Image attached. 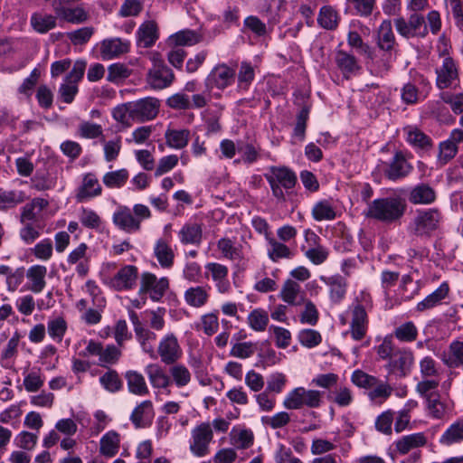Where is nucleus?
<instances>
[{
  "label": "nucleus",
  "instance_id": "nucleus-1",
  "mask_svg": "<svg viewBox=\"0 0 463 463\" xmlns=\"http://www.w3.org/2000/svg\"><path fill=\"white\" fill-rule=\"evenodd\" d=\"M375 350L379 359L388 360L385 368L389 374L403 378L411 373L414 363L413 352L409 348L395 345L392 335L385 336Z\"/></svg>",
  "mask_w": 463,
  "mask_h": 463
},
{
  "label": "nucleus",
  "instance_id": "nucleus-2",
  "mask_svg": "<svg viewBox=\"0 0 463 463\" xmlns=\"http://www.w3.org/2000/svg\"><path fill=\"white\" fill-rule=\"evenodd\" d=\"M407 209L406 201L400 196L374 199L368 203L364 215L367 218L391 224L399 222Z\"/></svg>",
  "mask_w": 463,
  "mask_h": 463
},
{
  "label": "nucleus",
  "instance_id": "nucleus-3",
  "mask_svg": "<svg viewBox=\"0 0 463 463\" xmlns=\"http://www.w3.org/2000/svg\"><path fill=\"white\" fill-rule=\"evenodd\" d=\"M265 178L270 185L273 196L279 201L286 200L283 189L288 194L297 183L296 174L286 166H271L269 173L265 174Z\"/></svg>",
  "mask_w": 463,
  "mask_h": 463
},
{
  "label": "nucleus",
  "instance_id": "nucleus-4",
  "mask_svg": "<svg viewBox=\"0 0 463 463\" xmlns=\"http://www.w3.org/2000/svg\"><path fill=\"white\" fill-rule=\"evenodd\" d=\"M441 221L442 214L437 208L418 210L409 228L417 236H430Z\"/></svg>",
  "mask_w": 463,
  "mask_h": 463
},
{
  "label": "nucleus",
  "instance_id": "nucleus-5",
  "mask_svg": "<svg viewBox=\"0 0 463 463\" xmlns=\"http://www.w3.org/2000/svg\"><path fill=\"white\" fill-rule=\"evenodd\" d=\"M394 26L397 33L406 38H425L429 33V28L425 17L420 13H412L408 19L400 16L394 19Z\"/></svg>",
  "mask_w": 463,
  "mask_h": 463
},
{
  "label": "nucleus",
  "instance_id": "nucleus-6",
  "mask_svg": "<svg viewBox=\"0 0 463 463\" xmlns=\"http://www.w3.org/2000/svg\"><path fill=\"white\" fill-rule=\"evenodd\" d=\"M322 403V392L317 390H307L298 387L292 390L285 398L283 405L288 410H298L303 406L318 408Z\"/></svg>",
  "mask_w": 463,
  "mask_h": 463
},
{
  "label": "nucleus",
  "instance_id": "nucleus-7",
  "mask_svg": "<svg viewBox=\"0 0 463 463\" xmlns=\"http://www.w3.org/2000/svg\"><path fill=\"white\" fill-rule=\"evenodd\" d=\"M213 431L210 422H202L191 430L190 451L198 458L205 457L210 452V444Z\"/></svg>",
  "mask_w": 463,
  "mask_h": 463
},
{
  "label": "nucleus",
  "instance_id": "nucleus-8",
  "mask_svg": "<svg viewBox=\"0 0 463 463\" xmlns=\"http://www.w3.org/2000/svg\"><path fill=\"white\" fill-rule=\"evenodd\" d=\"M169 288V279L166 277L157 279L150 272H144L140 279L139 294H148L149 298L158 302Z\"/></svg>",
  "mask_w": 463,
  "mask_h": 463
},
{
  "label": "nucleus",
  "instance_id": "nucleus-9",
  "mask_svg": "<svg viewBox=\"0 0 463 463\" xmlns=\"http://www.w3.org/2000/svg\"><path fill=\"white\" fill-rule=\"evenodd\" d=\"M160 102L153 97H146L131 102V118L139 122L155 118L159 110Z\"/></svg>",
  "mask_w": 463,
  "mask_h": 463
},
{
  "label": "nucleus",
  "instance_id": "nucleus-10",
  "mask_svg": "<svg viewBox=\"0 0 463 463\" xmlns=\"http://www.w3.org/2000/svg\"><path fill=\"white\" fill-rule=\"evenodd\" d=\"M235 75V69L228 66L226 63L217 64L205 80L206 87L209 89L217 88L218 90H224L233 82Z\"/></svg>",
  "mask_w": 463,
  "mask_h": 463
},
{
  "label": "nucleus",
  "instance_id": "nucleus-11",
  "mask_svg": "<svg viewBox=\"0 0 463 463\" xmlns=\"http://www.w3.org/2000/svg\"><path fill=\"white\" fill-rule=\"evenodd\" d=\"M138 278V269L134 265H125L109 279V286L117 291L130 290Z\"/></svg>",
  "mask_w": 463,
  "mask_h": 463
},
{
  "label": "nucleus",
  "instance_id": "nucleus-12",
  "mask_svg": "<svg viewBox=\"0 0 463 463\" xmlns=\"http://www.w3.org/2000/svg\"><path fill=\"white\" fill-rule=\"evenodd\" d=\"M157 354L165 364H174L181 358L183 352L174 334H167L160 340Z\"/></svg>",
  "mask_w": 463,
  "mask_h": 463
},
{
  "label": "nucleus",
  "instance_id": "nucleus-13",
  "mask_svg": "<svg viewBox=\"0 0 463 463\" xmlns=\"http://www.w3.org/2000/svg\"><path fill=\"white\" fill-rule=\"evenodd\" d=\"M102 194V187L98 177L93 173L83 175L81 184L76 190L75 199L78 203H83Z\"/></svg>",
  "mask_w": 463,
  "mask_h": 463
},
{
  "label": "nucleus",
  "instance_id": "nucleus-14",
  "mask_svg": "<svg viewBox=\"0 0 463 463\" xmlns=\"http://www.w3.org/2000/svg\"><path fill=\"white\" fill-rule=\"evenodd\" d=\"M175 80L173 71L164 62L155 64L147 75V82L154 90H163L169 87Z\"/></svg>",
  "mask_w": 463,
  "mask_h": 463
},
{
  "label": "nucleus",
  "instance_id": "nucleus-15",
  "mask_svg": "<svg viewBox=\"0 0 463 463\" xmlns=\"http://www.w3.org/2000/svg\"><path fill=\"white\" fill-rule=\"evenodd\" d=\"M412 165L408 163L403 153L397 151L386 165L383 173L389 180L397 181L406 177L412 171Z\"/></svg>",
  "mask_w": 463,
  "mask_h": 463
},
{
  "label": "nucleus",
  "instance_id": "nucleus-16",
  "mask_svg": "<svg viewBox=\"0 0 463 463\" xmlns=\"http://www.w3.org/2000/svg\"><path fill=\"white\" fill-rule=\"evenodd\" d=\"M335 63L345 79L356 75L362 69L358 59L351 52L344 50H336Z\"/></svg>",
  "mask_w": 463,
  "mask_h": 463
},
{
  "label": "nucleus",
  "instance_id": "nucleus-17",
  "mask_svg": "<svg viewBox=\"0 0 463 463\" xmlns=\"http://www.w3.org/2000/svg\"><path fill=\"white\" fill-rule=\"evenodd\" d=\"M130 42L121 38L104 39L100 43L99 52L103 60H112L129 52Z\"/></svg>",
  "mask_w": 463,
  "mask_h": 463
},
{
  "label": "nucleus",
  "instance_id": "nucleus-18",
  "mask_svg": "<svg viewBox=\"0 0 463 463\" xmlns=\"http://www.w3.org/2000/svg\"><path fill=\"white\" fill-rule=\"evenodd\" d=\"M436 84L440 90L452 86L458 80L457 65L449 56L444 58L441 66L436 70Z\"/></svg>",
  "mask_w": 463,
  "mask_h": 463
},
{
  "label": "nucleus",
  "instance_id": "nucleus-19",
  "mask_svg": "<svg viewBox=\"0 0 463 463\" xmlns=\"http://www.w3.org/2000/svg\"><path fill=\"white\" fill-rule=\"evenodd\" d=\"M368 329V317L364 307L358 304L352 310V319L350 323V334L354 340H362Z\"/></svg>",
  "mask_w": 463,
  "mask_h": 463
},
{
  "label": "nucleus",
  "instance_id": "nucleus-20",
  "mask_svg": "<svg viewBox=\"0 0 463 463\" xmlns=\"http://www.w3.org/2000/svg\"><path fill=\"white\" fill-rule=\"evenodd\" d=\"M376 44L381 51L389 54L397 45L391 20L385 19L379 25L376 31Z\"/></svg>",
  "mask_w": 463,
  "mask_h": 463
},
{
  "label": "nucleus",
  "instance_id": "nucleus-21",
  "mask_svg": "<svg viewBox=\"0 0 463 463\" xmlns=\"http://www.w3.org/2000/svg\"><path fill=\"white\" fill-rule=\"evenodd\" d=\"M88 245L81 242L77 248L72 250L67 258V262L71 265L77 264L76 272L84 277L90 270V256L88 255Z\"/></svg>",
  "mask_w": 463,
  "mask_h": 463
},
{
  "label": "nucleus",
  "instance_id": "nucleus-22",
  "mask_svg": "<svg viewBox=\"0 0 463 463\" xmlns=\"http://www.w3.org/2000/svg\"><path fill=\"white\" fill-rule=\"evenodd\" d=\"M321 279L329 288V298L334 304H339L345 297L347 280L345 277L336 274L330 277H322Z\"/></svg>",
  "mask_w": 463,
  "mask_h": 463
},
{
  "label": "nucleus",
  "instance_id": "nucleus-23",
  "mask_svg": "<svg viewBox=\"0 0 463 463\" xmlns=\"http://www.w3.org/2000/svg\"><path fill=\"white\" fill-rule=\"evenodd\" d=\"M113 222L120 230L128 233L138 232L141 228L138 220L127 206L120 207L114 213Z\"/></svg>",
  "mask_w": 463,
  "mask_h": 463
},
{
  "label": "nucleus",
  "instance_id": "nucleus-24",
  "mask_svg": "<svg viewBox=\"0 0 463 463\" xmlns=\"http://www.w3.org/2000/svg\"><path fill=\"white\" fill-rule=\"evenodd\" d=\"M408 199L412 204H431L436 201L437 194L432 186L420 183L410 190Z\"/></svg>",
  "mask_w": 463,
  "mask_h": 463
},
{
  "label": "nucleus",
  "instance_id": "nucleus-25",
  "mask_svg": "<svg viewBox=\"0 0 463 463\" xmlns=\"http://www.w3.org/2000/svg\"><path fill=\"white\" fill-rule=\"evenodd\" d=\"M449 292V284L447 282L441 283L437 289L417 304L416 310L423 312L441 305L442 301L448 298Z\"/></svg>",
  "mask_w": 463,
  "mask_h": 463
},
{
  "label": "nucleus",
  "instance_id": "nucleus-26",
  "mask_svg": "<svg viewBox=\"0 0 463 463\" xmlns=\"http://www.w3.org/2000/svg\"><path fill=\"white\" fill-rule=\"evenodd\" d=\"M137 43L143 48H149L155 44L159 37L158 27L155 21L144 22L137 32Z\"/></svg>",
  "mask_w": 463,
  "mask_h": 463
},
{
  "label": "nucleus",
  "instance_id": "nucleus-27",
  "mask_svg": "<svg viewBox=\"0 0 463 463\" xmlns=\"http://www.w3.org/2000/svg\"><path fill=\"white\" fill-rule=\"evenodd\" d=\"M153 417V404L151 401H144L137 405L131 413L130 420L136 428L146 427Z\"/></svg>",
  "mask_w": 463,
  "mask_h": 463
},
{
  "label": "nucleus",
  "instance_id": "nucleus-28",
  "mask_svg": "<svg viewBox=\"0 0 463 463\" xmlns=\"http://www.w3.org/2000/svg\"><path fill=\"white\" fill-rule=\"evenodd\" d=\"M427 443V439L422 432L406 435L395 442L396 450L402 454H407L411 449L423 447Z\"/></svg>",
  "mask_w": 463,
  "mask_h": 463
},
{
  "label": "nucleus",
  "instance_id": "nucleus-29",
  "mask_svg": "<svg viewBox=\"0 0 463 463\" xmlns=\"http://www.w3.org/2000/svg\"><path fill=\"white\" fill-rule=\"evenodd\" d=\"M47 274V269L42 265H34L28 269L25 272L27 279L30 281V289L33 293H40L43 290L46 286L45 277Z\"/></svg>",
  "mask_w": 463,
  "mask_h": 463
},
{
  "label": "nucleus",
  "instance_id": "nucleus-30",
  "mask_svg": "<svg viewBox=\"0 0 463 463\" xmlns=\"http://www.w3.org/2000/svg\"><path fill=\"white\" fill-rule=\"evenodd\" d=\"M58 18L71 24H80L88 20V13L80 6L68 8L67 6L52 7Z\"/></svg>",
  "mask_w": 463,
  "mask_h": 463
},
{
  "label": "nucleus",
  "instance_id": "nucleus-31",
  "mask_svg": "<svg viewBox=\"0 0 463 463\" xmlns=\"http://www.w3.org/2000/svg\"><path fill=\"white\" fill-rule=\"evenodd\" d=\"M57 18V15L36 12L32 14L30 23L34 31L39 33H46L56 27Z\"/></svg>",
  "mask_w": 463,
  "mask_h": 463
},
{
  "label": "nucleus",
  "instance_id": "nucleus-32",
  "mask_svg": "<svg viewBox=\"0 0 463 463\" xmlns=\"http://www.w3.org/2000/svg\"><path fill=\"white\" fill-rule=\"evenodd\" d=\"M145 372L154 388L165 389L171 383V378L157 364H147L145 368Z\"/></svg>",
  "mask_w": 463,
  "mask_h": 463
},
{
  "label": "nucleus",
  "instance_id": "nucleus-33",
  "mask_svg": "<svg viewBox=\"0 0 463 463\" xmlns=\"http://www.w3.org/2000/svg\"><path fill=\"white\" fill-rule=\"evenodd\" d=\"M26 194L22 190L0 188V210L16 207L26 200Z\"/></svg>",
  "mask_w": 463,
  "mask_h": 463
},
{
  "label": "nucleus",
  "instance_id": "nucleus-34",
  "mask_svg": "<svg viewBox=\"0 0 463 463\" xmlns=\"http://www.w3.org/2000/svg\"><path fill=\"white\" fill-rule=\"evenodd\" d=\"M154 254L162 268L169 269L174 265L175 253L165 240L156 241Z\"/></svg>",
  "mask_w": 463,
  "mask_h": 463
},
{
  "label": "nucleus",
  "instance_id": "nucleus-35",
  "mask_svg": "<svg viewBox=\"0 0 463 463\" xmlns=\"http://www.w3.org/2000/svg\"><path fill=\"white\" fill-rule=\"evenodd\" d=\"M120 438L118 432L110 430L99 441V453L107 458L114 457L119 449Z\"/></svg>",
  "mask_w": 463,
  "mask_h": 463
},
{
  "label": "nucleus",
  "instance_id": "nucleus-36",
  "mask_svg": "<svg viewBox=\"0 0 463 463\" xmlns=\"http://www.w3.org/2000/svg\"><path fill=\"white\" fill-rule=\"evenodd\" d=\"M282 299L289 305L299 306L305 302L304 294H301L300 285L294 280L288 279L280 292Z\"/></svg>",
  "mask_w": 463,
  "mask_h": 463
},
{
  "label": "nucleus",
  "instance_id": "nucleus-37",
  "mask_svg": "<svg viewBox=\"0 0 463 463\" xmlns=\"http://www.w3.org/2000/svg\"><path fill=\"white\" fill-rule=\"evenodd\" d=\"M125 378L129 392L138 396H145L149 393L145 377L140 373L137 371H128L125 374Z\"/></svg>",
  "mask_w": 463,
  "mask_h": 463
},
{
  "label": "nucleus",
  "instance_id": "nucleus-38",
  "mask_svg": "<svg viewBox=\"0 0 463 463\" xmlns=\"http://www.w3.org/2000/svg\"><path fill=\"white\" fill-rule=\"evenodd\" d=\"M184 298L190 307H201L208 302L209 293L205 287H191L185 290Z\"/></svg>",
  "mask_w": 463,
  "mask_h": 463
},
{
  "label": "nucleus",
  "instance_id": "nucleus-39",
  "mask_svg": "<svg viewBox=\"0 0 463 463\" xmlns=\"http://www.w3.org/2000/svg\"><path fill=\"white\" fill-rule=\"evenodd\" d=\"M135 334L142 347V350L146 353L152 359H156L157 354L152 344L154 341H156V335L150 329L144 326L137 328Z\"/></svg>",
  "mask_w": 463,
  "mask_h": 463
},
{
  "label": "nucleus",
  "instance_id": "nucleus-40",
  "mask_svg": "<svg viewBox=\"0 0 463 463\" xmlns=\"http://www.w3.org/2000/svg\"><path fill=\"white\" fill-rule=\"evenodd\" d=\"M440 443L443 445H452L463 441V419H458L444 431L441 435Z\"/></svg>",
  "mask_w": 463,
  "mask_h": 463
},
{
  "label": "nucleus",
  "instance_id": "nucleus-41",
  "mask_svg": "<svg viewBox=\"0 0 463 463\" xmlns=\"http://www.w3.org/2000/svg\"><path fill=\"white\" fill-rule=\"evenodd\" d=\"M165 137L168 146L182 149L189 142L190 131L188 129H167L165 133Z\"/></svg>",
  "mask_w": 463,
  "mask_h": 463
},
{
  "label": "nucleus",
  "instance_id": "nucleus-42",
  "mask_svg": "<svg viewBox=\"0 0 463 463\" xmlns=\"http://www.w3.org/2000/svg\"><path fill=\"white\" fill-rule=\"evenodd\" d=\"M202 236V226L198 223H186L179 232L180 241L184 244H200Z\"/></svg>",
  "mask_w": 463,
  "mask_h": 463
},
{
  "label": "nucleus",
  "instance_id": "nucleus-43",
  "mask_svg": "<svg viewBox=\"0 0 463 463\" xmlns=\"http://www.w3.org/2000/svg\"><path fill=\"white\" fill-rule=\"evenodd\" d=\"M269 243L268 256L276 262L279 259H291L293 257L292 250L283 242L278 241L274 238H267Z\"/></svg>",
  "mask_w": 463,
  "mask_h": 463
},
{
  "label": "nucleus",
  "instance_id": "nucleus-44",
  "mask_svg": "<svg viewBox=\"0 0 463 463\" xmlns=\"http://www.w3.org/2000/svg\"><path fill=\"white\" fill-rule=\"evenodd\" d=\"M338 14L335 8L330 5H325L320 8L317 23L326 30H335L338 25Z\"/></svg>",
  "mask_w": 463,
  "mask_h": 463
},
{
  "label": "nucleus",
  "instance_id": "nucleus-45",
  "mask_svg": "<svg viewBox=\"0 0 463 463\" xmlns=\"http://www.w3.org/2000/svg\"><path fill=\"white\" fill-rule=\"evenodd\" d=\"M128 177V171L126 168H121L106 173L102 177V182L108 188H121L125 185Z\"/></svg>",
  "mask_w": 463,
  "mask_h": 463
},
{
  "label": "nucleus",
  "instance_id": "nucleus-46",
  "mask_svg": "<svg viewBox=\"0 0 463 463\" xmlns=\"http://www.w3.org/2000/svg\"><path fill=\"white\" fill-rule=\"evenodd\" d=\"M449 356L442 357L443 363L450 367H458L463 365V341H453L449 346Z\"/></svg>",
  "mask_w": 463,
  "mask_h": 463
},
{
  "label": "nucleus",
  "instance_id": "nucleus-47",
  "mask_svg": "<svg viewBox=\"0 0 463 463\" xmlns=\"http://www.w3.org/2000/svg\"><path fill=\"white\" fill-rule=\"evenodd\" d=\"M439 379H423L417 383L415 390L426 401L439 395Z\"/></svg>",
  "mask_w": 463,
  "mask_h": 463
},
{
  "label": "nucleus",
  "instance_id": "nucleus-48",
  "mask_svg": "<svg viewBox=\"0 0 463 463\" xmlns=\"http://www.w3.org/2000/svg\"><path fill=\"white\" fill-rule=\"evenodd\" d=\"M169 373L175 384L178 388L184 387L189 384L192 374L188 368L182 364H174L169 368Z\"/></svg>",
  "mask_w": 463,
  "mask_h": 463
},
{
  "label": "nucleus",
  "instance_id": "nucleus-49",
  "mask_svg": "<svg viewBox=\"0 0 463 463\" xmlns=\"http://www.w3.org/2000/svg\"><path fill=\"white\" fill-rule=\"evenodd\" d=\"M170 40L177 46H192L202 41V36L193 30H182L170 36Z\"/></svg>",
  "mask_w": 463,
  "mask_h": 463
},
{
  "label": "nucleus",
  "instance_id": "nucleus-50",
  "mask_svg": "<svg viewBox=\"0 0 463 463\" xmlns=\"http://www.w3.org/2000/svg\"><path fill=\"white\" fill-rule=\"evenodd\" d=\"M254 79L255 71L253 66L248 61H242L238 72V89L248 90Z\"/></svg>",
  "mask_w": 463,
  "mask_h": 463
},
{
  "label": "nucleus",
  "instance_id": "nucleus-51",
  "mask_svg": "<svg viewBox=\"0 0 463 463\" xmlns=\"http://www.w3.org/2000/svg\"><path fill=\"white\" fill-rule=\"evenodd\" d=\"M312 216L318 222L334 220L335 218V212L329 201L322 200L314 205L312 209Z\"/></svg>",
  "mask_w": 463,
  "mask_h": 463
},
{
  "label": "nucleus",
  "instance_id": "nucleus-52",
  "mask_svg": "<svg viewBox=\"0 0 463 463\" xmlns=\"http://www.w3.org/2000/svg\"><path fill=\"white\" fill-rule=\"evenodd\" d=\"M132 74V70L126 64L116 62L108 67L107 80L113 83H118Z\"/></svg>",
  "mask_w": 463,
  "mask_h": 463
},
{
  "label": "nucleus",
  "instance_id": "nucleus-53",
  "mask_svg": "<svg viewBox=\"0 0 463 463\" xmlns=\"http://www.w3.org/2000/svg\"><path fill=\"white\" fill-rule=\"evenodd\" d=\"M248 324L254 331H264L269 324L268 313L260 308L252 310L248 316Z\"/></svg>",
  "mask_w": 463,
  "mask_h": 463
},
{
  "label": "nucleus",
  "instance_id": "nucleus-54",
  "mask_svg": "<svg viewBox=\"0 0 463 463\" xmlns=\"http://www.w3.org/2000/svg\"><path fill=\"white\" fill-rule=\"evenodd\" d=\"M420 373L423 379H439V364L431 356L420 361Z\"/></svg>",
  "mask_w": 463,
  "mask_h": 463
},
{
  "label": "nucleus",
  "instance_id": "nucleus-55",
  "mask_svg": "<svg viewBox=\"0 0 463 463\" xmlns=\"http://www.w3.org/2000/svg\"><path fill=\"white\" fill-rule=\"evenodd\" d=\"M44 384V377L41 369H33L24 378V386L28 392L39 391Z\"/></svg>",
  "mask_w": 463,
  "mask_h": 463
},
{
  "label": "nucleus",
  "instance_id": "nucleus-56",
  "mask_svg": "<svg viewBox=\"0 0 463 463\" xmlns=\"http://www.w3.org/2000/svg\"><path fill=\"white\" fill-rule=\"evenodd\" d=\"M121 356V351L118 347L114 345H108L106 347L101 348V352L99 357V365L107 366L112 365L118 362Z\"/></svg>",
  "mask_w": 463,
  "mask_h": 463
},
{
  "label": "nucleus",
  "instance_id": "nucleus-57",
  "mask_svg": "<svg viewBox=\"0 0 463 463\" xmlns=\"http://www.w3.org/2000/svg\"><path fill=\"white\" fill-rule=\"evenodd\" d=\"M100 384L109 392H116L122 388V381L115 370H109L99 378Z\"/></svg>",
  "mask_w": 463,
  "mask_h": 463
},
{
  "label": "nucleus",
  "instance_id": "nucleus-58",
  "mask_svg": "<svg viewBox=\"0 0 463 463\" xmlns=\"http://www.w3.org/2000/svg\"><path fill=\"white\" fill-rule=\"evenodd\" d=\"M48 334L54 340L61 342L67 329V323L63 317H58L48 321Z\"/></svg>",
  "mask_w": 463,
  "mask_h": 463
},
{
  "label": "nucleus",
  "instance_id": "nucleus-59",
  "mask_svg": "<svg viewBox=\"0 0 463 463\" xmlns=\"http://www.w3.org/2000/svg\"><path fill=\"white\" fill-rule=\"evenodd\" d=\"M407 141L420 148H428L431 146V139L418 128H408L407 130Z\"/></svg>",
  "mask_w": 463,
  "mask_h": 463
},
{
  "label": "nucleus",
  "instance_id": "nucleus-60",
  "mask_svg": "<svg viewBox=\"0 0 463 463\" xmlns=\"http://www.w3.org/2000/svg\"><path fill=\"white\" fill-rule=\"evenodd\" d=\"M394 335L402 342H413L418 336V330L412 322H406L395 329Z\"/></svg>",
  "mask_w": 463,
  "mask_h": 463
},
{
  "label": "nucleus",
  "instance_id": "nucleus-61",
  "mask_svg": "<svg viewBox=\"0 0 463 463\" xmlns=\"http://www.w3.org/2000/svg\"><path fill=\"white\" fill-rule=\"evenodd\" d=\"M256 344L252 342H241L234 344L230 351V355L240 359H247L254 354Z\"/></svg>",
  "mask_w": 463,
  "mask_h": 463
},
{
  "label": "nucleus",
  "instance_id": "nucleus-62",
  "mask_svg": "<svg viewBox=\"0 0 463 463\" xmlns=\"http://www.w3.org/2000/svg\"><path fill=\"white\" fill-rule=\"evenodd\" d=\"M352 383L364 389H372L377 384V380L373 375H370L362 370H355L351 376Z\"/></svg>",
  "mask_w": 463,
  "mask_h": 463
},
{
  "label": "nucleus",
  "instance_id": "nucleus-63",
  "mask_svg": "<svg viewBox=\"0 0 463 463\" xmlns=\"http://www.w3.org/2000/svg\"><path fill=\"white\" fill-rule=\"evenodd\" d=\"M299 343L308 348L318 345L322 341L320 333L314 329H303L298 334Z\"/></svg>",
  "mask_w": 463,
  "mask_h": 463
},
{
  "label": "nucleus",
  "instance_id": "nucleus-64",
  "mask_svg": "<svg viewBox=\"0 0 463 463\" xmlns=\"http://www.w3.org/2000/svg\"><path fill=\"white\" fill-rule=\"evenodd\" d=\"M80 222L84 227L89 229H99L102 224L99 214L95 211L86 208L81 210Z\"/></svg>",
  "mask_w": 463,
  "mask_h": 463
}]
</instances>
